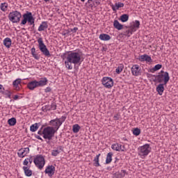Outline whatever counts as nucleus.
<instances>
[{"instance_id":"f257e3e1","label":"nucleus","mask_w":178,"mask_h":178,"mask_svg":"<svg viewBox=\"0 0 178 178\" xmlns=\"http://www.w3.org/2000/svg\"><path fill=\"white\" fill-rule=\"evenodd\" d=\"M83 60V52L81 51H71L67 54L64 65L67 70H72L73 65L80 66Z\"/></svg>"},{"instance_id":"f03ea898","label":"nucleus","mask_w":178,"mask_h":178,"mask_svg":"<svg viewBox=\"0 0 178 178\" xmlns=\"http://www.w3.org/2000/svg\"><path fill=\"white\" fill-rule=\"evenodd\" d=\"M22 17L23 19L21 22V24L25 25L29 23V26H33V27L35 26L34 24L35 19L33 16V13L31 12L26 11V13L23 14Z\"/></svg>"},{"instance_id":"7ed1b4c3","label":"nucleus","mask_w":178,"mask_h":178,"mask_svg":"<svg viewBox=\"0 0 178 178\" xmlns=\"http://www.w3.org/2000/svg\"><path fill=\"white\" fill-rule=\"evenodd\" d=\"M56 133V130L52 127H46L42 130V137L44 140H51L54 137H55V134Z\"/></svg>"},{"instance_id":"20e7f679","label":"nucleus","mask_w":178,"mask_h":178,"mask_svg":"<svg viewBox=\"0 0 178 178\" xmlns=\"http://www.w3.org/2000/svg\"><path fill=\"white\" fill-rule=\"evenodd\" d=\"M151 152V146L147 143L138 148V155L142 159H144L145 156H148V154Z\"/></svg>"},{"instance_id":"39448f33","label":"nucleus","mask_w":178,"mask_h":178,"mask_svg":"<svg viewBox=\"0 0 178 178\" xmlns=\"http://www.w3.org/2000/svg\"><path fill=\"white\" fill-rule=\"evenodd\" d=\"M153 77L155 79L153 80L154 83H164V84H168L169 80H170V77L169 76V73L168 72H165L164 74H159V75H153Z\"/></svg>"},{"instance_id":"423d86ee","label":"nucleus","mask_w":178,"mask_h":178,"mask_svg":"<svg viewBox=\"0 0 178 178\" xmlns=\"http://www.w3.org/2000/svg\"><path fill=\"white\" fill-rule=\"evenodd\" d=\"M65 120H66V116H62L60 118H56L54 120H51L49 122V124L50 126H51V127L56 130V131H58V130H59V127L62 126Z\"/></svg>"},{"instance_id":"0eeeda50","label":"nucleus","mask_w":178,"mask_h":178,"mask_svg":"<svg viewBox=\"0 0 178 178\" xmlns=\"http://www.w3.org/2000/svg\"><path fill=\"white\" fill-rule=\"evenodd\" d=\"M38 44L39 47V49L44 56H47L49 58L51 56V53H49V50H48V48H47V45L44 43V40H42V38H39L38 39Z\"/></svg>"},{"instance_id":"6e6552de","label":"nucleus","mask_w":178,"mask_h":178,"mask_svg":"<svg viewBox=\"0 0 178 178\" xmlns=\"http://www.w3.org/2000/svg\"><path fill=\"white\" fill-rule=\"evenodd\" d=\"M8 19L12 23H19L22 19V13L17 10L10 12L8 15Z\"/></svg>"},{"instance_id":"1a4fd4ad","label":"nucleus","mask_w":178,"mask_h":178,"mask_svg":"<svg viewBox=\"0 0 178 178\" xmlns=\"http://www.w3.org/2000/svg\"><path fill=\"white\" fill-rule=\"evenodd\" d=\"M33 162L37 168L40 170L45 166V159L42 155H38L33 160Z\"/></svg>"},{"instance_id":"9d476101","label":"nucleus","mask_w":178,"mask_h":178,"mask_svg":"<svg viewBox=\"0 0 178 178\" xmlns=\"http://www.w3.org/2000/svg\"><path fill=\"white\" fill-rule=\"evenodd\" d=\"M102 83L106 88H112L113 87V79L111 77H103Z\"/></svg>"},{"instance_id":"9b49d317","label":"nucleus","mask_w":178,"mask_h":178,"mask_svg":"<svg viewBox=\"0 0 178 178\" xmlns=\"http://www.w3.org/2000/svg\"><path fill=\"white\" fill-rule=\"evenodd\" d=\"M131 72L132 76H135L136 77H138V76H141V67L140 65L135 64L132 65L131 68Z\"/></svg>"},{"instance_id":"f8f14e48","label":"nucleus","mask_w":178,"mask_h":178,"mask_svg":"<svg viewBox=\"0 0 178 178\" xmlns=\"http://www.w3.org/2000/svg\"><path fill=\"white\" fill-rule=\"evenodd\" d=\"M111 148L112 149H113V151H117V152H124V151H126V147H124V145H120L119 143H114L111 145Z\"/></svg>"},{"instance_id":"ddd939ff","label":"nucleus","mask_w":178,"mask_h":178,"mask_svg":"<svg viewBox=\"0 0 178 178\" xmlns=\"http://www.w3.org/2000/svg\"><path fill=\"white\" fill-rule=\"evenodd\" d=\"M30 152V148L24 147L19 149L17 152V155L19 158H24V156H27V154Z\"/></svg>"},{"instance_id":"4468645a","label":"nucleus","mask_w":178,"mask_h":178,"mask_svg":"<svg viewBox=\"0 0 178 178\" xmlns=\"http://www.w3.org/2000/svg\"><path fill=\"white\" fill-rule=\"evenodd\" d=\"M44 173L51 177L55 174V167L54 165H48L44 170Z\"/></svg>"},{"instance_id":"2eb2a0df","label":"nucleus","mask_w":178,"mask_h":178,"mask_svg":"<svg viewBox=\"0 0 178 178\" xmlns=\"http://www.w3.org/2000/svg\"><path fill=\"white\" fill-rule=\"evenodd\" d=\"M43 111H56V103L52 102L51 105H46L42 107Z\"/></svg>"},{"instance_id":"dca6fc26","label":"nucleus","mask_w":178,"mask_h":178,"mask_svg":"<svg viewBox=\"0 0 178 178\" xmlns=\"http://www.w3.org/2000/svg\"><path fill=\"white\" fill-rule=\"evenodd\" d=\"M62 151H63L62 146H58L51 151V155L52 156H58V155H59Z\"/></svg>"},{"instance_id":"f3484780","label":"nucleus","mask_w":178,"mask_h":178,"mask_svg":"<svg viewBox=\"0 0 178 178\" xmlns=\"http://www.w3.org/2000/svg\"><path fill=\"white\" fill-rule=\"evenodd\" d=\"M166 86V84L165 83H159L156 90L159 94V95H162V94H163V92L165 91V86Z\"/></svg>"},{"instance_id":"a211bd4d","label":"nucleus","mask_w":178,"mask_h":178,"mask_svg":"<svg viewBox=\"0 0 178 178\" xmlns=\"http://www.w3.org/2000/svg\"><path fill=\"white\" fill-rule=\"evenodd\" d=\"M139 60L140 62H152V58L147 54H143L139 57Z\"/></svg>"},{"instance_id":"6ab92c4d","label":"nucleus","mask_w":178,"mask_h":178,"mask_svg":"<svg viewBox=\"0 0 178 178\" xmlns=\"http://www.w3.org/2000/svg\"><path fill=\"white\" fill-rule=\"evenodd\" d=\"M3 44L4 47H6V48L9 49V48L12 47V39H10V38H4V40H3Z\"/></svg>"},{"instance_id":"aec40b11","label":"nucleus","mask_w":178,"mask_h":178,"mask_svg":"<svg viewBox=\"0 0 178 178\" xmlns=\"http://www.w3.org/2000/svg\"><path fill=\"white\" fill-rule=\"evenodd\" d=\"M27 87L29 90H34L35 88H37V87H38V85L37 83V80H34L29 82L27 84Z\"/></svg>"},{"instance_id":"412c9836","label":"nucleus","mask_w":178,"mask_h":178,"mask_svg":"<svg viewBox=\"0 0 178 178\" xmlns=\"http://www.w3.org/2000/svg\"><path fill=\"white\" fill-rule=\"evenodd\" d=\"M22 169L25 173V176H26L27 177H30L31 176L33 175V171L30 170V167L24 166Z\"/></svg>"},{"instance_id":"4be33fe9","label":"nucleus","mask_w":178,"mask_h":178,"mask_svg":"<svg viewBox=\"0 0 178 178\" xmlns=\"http://www.w3.org/2000/svg\"><path fill=\"white\" fill-rule=\"evenodd\" d=\"M38 87H44L48 84V79L47 78H42L40 81H37Z\"/></svg>"},{"instance_id":"5701e85b","label":"nucleus","mask_w":178,"mask_h":178,"mask_svg":"<svg viewBox=\"0 0 178 178\" xmlns=\"http://www.w3.org/2000/svg\"><path fill=\"white\" fill-rule=\"evenodd\" d=\"M31 163H33V157H29L24 160L23 165L24 166H28V168H31Z\"/></svg>"},{"instance_id":"b1692460","label":"nucleus","mask_w":178,"mask_h":178,"mask_svg":"<svg viewBox=\"0 0 178 178\" xmlns=\"http://www.w3.org/2000/svg\"><path fill=\"white\" fill-rule=\"evenodd\" d=\"M20 83H22L21 79H17L13 82V86L15 90H20Z\"/></svg>"},{"instance_id":"393cba45","label":"nucleus","mask_w":178,"mask_h":178,"mask_svg":"<svg viewBox=\"0 0 178 178\" xmlns=\"http://www.w3.org/2000/svg\"><path fill=\"white\" fill-rule=\"evenodd\" d=\"M48 29V23L47 22H42L38 27V31H44Z\"/></svg>"},{"instance_id":"a878e982","label":"nucleus","mask_w":178,"mask_h":178,"mask_svg":"<svg viewBox=\"0 0 178 178\" xmlns=\"http://www.w3.org/2000/svg\"><path fill=\"white\" fill-rule=\"evenodd\" d=\"M99 38L101 41H109L111 40V35L106 33H102L99 35Z\"/></svg>"},{"instance_id":"bb28decb","label":"nucleus","mask_w":178,"mask_h":178,"mask_svg":"<svg viewBox=\"0 0 178 178\" xmlns=\"http://www.w3.org/2000/svg\"><path fill=\"white\" fill-rule=\"evenodd\" d=\"M31 54L32 55L33 58H34V59L36 60H40V55H38L37 51H35V47H32L31 49Z\"/></svg>"},{"instance_id":"cd10ccee","label":"nucleus","mask_w":178,"mask_h":178,"mask_svg":"<svg viewBox=\"0 0 178 178\" xmlns=\"http://www.w3.org/2000/svg\"><path fill=\"white\" fill-rule=\"evenodd\" d=\"M124 6V3L118 2V3H115V4L112 6V9L113 12H116V10H119L120 8H123Z\"/></svg>"},{"instance_id":"c85d7f7f","label":"nucleus","mask_w":178,"mask_h":178,"mask_svg":"<svg viewBox=\"0 0 178 178\" xmlns=\"http://www.w3.org/2000/svg\"><path fill=\"white\" fill-rule=\"evenodd\" d=\"M113 27L116 29L117 30H122L123 29V25L120 23H119V21L114 20L113 22Z\"/></svg>"},{"instance_id":"c756f323","label":"nucleus","mask_w":178,"mask_h":178,"mask_svg":"<svg viewBox=\"0 0 178 178\" xmlns=\"http://www.w3.org/2000/svg\"><path fill=\"white\" fill-rule=\"evenodd\" d=\"M99 156H101V154H97L95 157V159L93 160L94 166H96V168H98V166H100V164H99Z\"/></svg>"},{"instance_id":"7c9ffc66","label":"nucleus","mask_w":178,"mask_h":178,"mask_svg":"<svg viewBox=\"0 0 178 178\" xmlns=\"http://www.w3.org/2000/svg\"><path fill=\"white\" fill-rule=\"evenodd\" d=\"M112 156H113V152L108 153L106 159V164L108 165V163H111L112 162Z\"/></svg>"},{"instance_id":"2f4dec72","label":"nucleus","mask_w":178,"mask_h":178,"mask_svg":"<svg viewBox=\"0 0 178 178\" xmlns=\"http://www.w3.org/2000/svg\"><path fill=\"white\" fill-rule=\"evenodd\" d=\"M8 6L9 5L8 4V3L6 2L1 3L0 4V9L1 10H2V12H6V10H8Z\"/></svg>"},{"instance_id":"473e14b6","label":"nucleus","mask_w":178,"mask_h":178,"mask_svg":"<svg viewBox=\"0 0 178 178\" xmlns=\"http://www.w3.org/2000/svg\"><path fill=\"white\" fill-rule=\"evenodd\" d=\"M120 19L122 23H126L129 20V15L127 14H123L120 16Z\"/></svg>"},{"instance_id":"72a5a7b5","label":"nucleus","mask_w":178,"mask_h":178,"mask_svg":"<svg viewBox=\"0 0 178 178\" xmlns=\"http://www.w3.org/2000/svg\"><path fill=\"white\" fill-rule=\"evenodd\" d=\"M123 69H124V65L123 64H120L115 70V72L117 74H120L122 72H123Z\"/></svg>"},{"instance_id":"f704fd0d","label":"nucleus","mask_w":178,"mask_h":178,"mask_svg":"<svg viewBox=\"0 0 178 178\" xmlns=\"http://www.w3.org/2000/svg\"><path fill=\"white\" fill-rule=\"evenodd\" d=\"M161 69H162V65L157 64L152 70H150V72L151 73H154V72H156Z\"/></svg>"},{"instance_id":"c9c22d12","label":"nucleus","mask_w":178,"mask_h":178,"mask_svg":"<svg viewBox=\"0 0 178 178\" xmlns=\"http://www.w3.org/2000/svg\"><path fill=\"white\" fill-rule=\"evenodd\" d=\"M30 130L33 133H34L35 131H37V130H38V123H35V124H32L30 127Z\"/></svg>"},{"instance_id":"e433bc0d","label":"nucleus","mask_w":178,"mask_h":178,"mask_svg":"<svg viewBox=\"0 0 178 178\" xmlns=\"http://www.w3.org/2000/svg\"><path fill=\"white\" fill-rule=\"evenodd\" d=\"M9 126H15L17 123L16 118H12L8 120Z\"/></svg>"},{"instance_id":"4c0bfd02","label":"nucleus","mask_w":178,"mask_h":178,"mask_svg":"<svg viewBox=\"0 0 178 178\" xmlns=\"http://www.w3.org/2000/svg\"><path fill=\"white\" fill-rule=\"evenodd\" d=\"M73 133H79L80 131V125L76 124L72 127Z\"/></svg>"},{"instance_id":"58836bf2","label":"nucleus","mask_w":178,"mask_h":178,"mask_svg":"<svg viewBox=\"0 0 178 178\" xmlns=\"http://www.w3.org/2000/svg\"><path fill=\"white\" fill-rule=\"evenodd\" d=\"M88 9H92L94 8V5H95V3L92 1V0H88L87 3Z\"/></svg>"},{"instance_id":"ea45409f","label":"nucleus","mask_w":178,"mask_h":178,"mask_svg":"<svg viewBox=\"0 0 178 178\" xmlns=\"http://www.w3.org/2000/svg\"><path fill=\"white\" fill-rule=\"evenodd\" d=\"M140 133H141V130L138 128H136L133 131L134 136H140Z\"/></svg>"},{"instance_id":"a19ab883","label":"nucleus","mask_w":178,"mask_h":178,"mask_svg":"<svg viewBox=\"0 0 178 178\" xmlns=\"http://www.w3.org/2000/svg\"><path fill=\"white\" fill-rule=\"evenodd\" d=\"M134 29H140V21L136 20L135 23H134Z\"/></svg>"},{"instance_id":"79ce46f5","label":"nucleus","mask_w":178,"mask_h":178,"mask_svg":"<svg viewBox=\"0 0 178 178\" xmlns=\"http://www.w3.org/2000/svg\"><path fill=\"white\" fill-rule=\"evenodd\" d=\"M132 34H133V31H131L130 29L126 31V32H125V35L127 37H130Z\"/></svg>"},{"instance_id":"37998d69","label":"nucleus","mask_w":178,"mask_h":178,"mask_svg":"<svg viewBox=\"0 0 178 178\" xmlns=\"http://www.w3.org/2000/svg\"><path fill=\"white\" fill-rule=\"evenodd\" d=\"M3 94L6 95L8 98H10V97H12V92H10L9 90H6Z\"/></svg>"},{"instance_id":"c03bdc74","label":"nucleus","mask_w":178,"mask_h":178,"mask_svg":"<svg viewBox=\"0 0 178 178\" xmlns=\"http://www.w3.org/2000/svg\"><path fill=\"white\" fill-rule=\"evenodd\" d=\"M0 94H5V88L2 84H0Z\"/></svg>"},{"instance_id":"a18cd8bd","label":"nucleus","mask_w":178,"mask_h":178,"mask_svg":"<svg viewBox=\"0 0 178 178\" xmlns=\"http://www.w3.org/2000/svg\"><path fill=\"white\" fill-rule=\"evenodd\" d=\"M113 119H114V120H119V119H120V114H115L113 116Z\"/></svg>"},{"instance_id":"49530a36","label":"nucleus","mask_w":178,"mask_h":178,"mask_svg":"<svg viewBox=\"0 0 178 178\" xmlns=\"http://www.w3.org/2000/svg\"><path fill=\"white\" fill-rule=\"evenodd\" d=\"M126 175H127V172H126L125 170H121V176H122V177H124L126 176Z\"/></svg>"},{"instance_id":"de8ad7c7","label":"nucleus","mask_w":178,"mask_h":178,"mask_svg":"<svg viewBox=\"0 0 178 178\" xmlns=\"http://www.w3.org/2000/svg\"><path fill=\"white\" fill-rule=\"evenodd\" d=\"M77 30H79V28L74 27V29H71L70 31H74V33H76Z\"/></svg>"},{"instance_id":"09e8293b","label":"nucleus","mask_w":178,"mask_h":178,"mask_svg":"<svg viewBox=\"0 0 178 178\" xmlns=\"http://www.w3.org/2000/svg\"><path fill=\"white\" fill-rule=\"evenodd\" d=\"M44 92H51V88H47L44 89Z\"/></svg>"},{"instance_id":"8fccbe9b","label":"nucleus","mask_w":178,"mask_h":178,"mask_svg":"<svg viewBox=\"0 0 178 178\" xmlns=\"http://www.w3.org/2000/svg\"><path fill=\"white\" fill-rule=\"evenodd\" d=\"M95 3H96V5H99L101 3V0H95Z\"/></svg>"},{"instance_id":"3c124183","label":"nucleus","mask_w":178,"mask_h":178,"mask_svg":"<svg viewBox=\"0 0 178 178\" xmlns=\"http://www.w3.org/2000/svg\"><path fill=\"white\" fill-rule=\"evenodd\" d=\"M19 98V95H15V96H14V97H13V99L15 100V101H17V99Z\"/></svg>"},{"instance_id":"603ef678","label":"nucleus","mask_w":178,"mask_h":178,"mask_svg":"<svg viewBox=\"0 0 178 178\" xmlns=\"http://www.w3.org/2000/svg\"><path fill=\"white\" fill-rule=\"evenodd\" d=\"M38 134H39L40 136H42V131H38Z\"/></svg>"},{"instance_id":"864d4df0","label":"nucleus","mask_w":178,"mask_h":178,"mask_svg":"<svg viewBox=\"0 0 178 178\" xmlns=\"http://www.w3.org/2000/svg\"><path fill=\"white\" fill-rule=\"evenodd\" d=\"M36 138H38V140H42V138H41V136H37Z\"/></svg>"},{"instance_id":"5fc2aeb1","label":"nucleus","mask_w":178,"mask_h":178,"mask_svg":"<svg viewBox=\"0 0 178 178\" xmlns=\"http://www.w3.org/2000/svg\"><path fill=\"white\" fill-rule=\"evenodd\" d=\"M44 2H49V1H51V0H44Z\"/></svg>"},{"instance_id":"6e6d98bb","label":"nucleus","mask_w":178,"mask_h":178,"mask_svg":"<svg viewBox=\"0 0 178 178\" xmlns=\"http://www.w3.org/2000/svg\"><path fill=\"white\" fill-rule=\"evenodd\" d=\"M161 73H163V74H165V72H163V70H161Z\"/></svg>"},{"instance_id":"4d7b16f0","label":"nucleus","mask_w":178,"mask_h":178,"mask_svg":"<svg viewBox=\"0 0 178 178\" xmlns=\"http://www.w3.org/2000/svg\"><path fill=\"white\" fill-rule=\"evenodd\" d=\"M81 2H84L86 0H81Z\"/></svg>"},{"instance_id":"13d9d810","label":"nucleus","mask_w":178,"mask_h":178,"mask_svg":"<svg viewBox=\"0 0 178 178\" xmlns=\"http://www.w3.org/2000/svg\"><path fill=\"white\" fill-rule=\"evenodd\" d=\"M63 35H66V33H63Z\"/></svg>"}]
</instances>
